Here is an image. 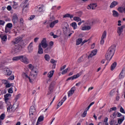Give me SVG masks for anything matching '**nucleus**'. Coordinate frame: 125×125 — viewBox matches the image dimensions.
Segmentation results:
<instances>
[{"mask_svg": "<svg viewBox=\"0 0 125 125\" xmlns=\"http://www.w3.org/2000/svg\"><path fill=\"white\" fill-rule=\"evenodd\" d=\"M116 51V45H112L110 47L105 54V58L107 60V63L105 64L107 65L109 62L111 61V59L113 58L115 52Z\"/></svg>", "mask_w": 125, "mask_h": 125, "instance_id": "obj_1", "label": "nucleus"}, {"mask_svg": "<svg viewBox=\"0 0 125 125\" xmlns=\"http://www.w3.org/2000/svg\"><path fill=\"white\" fill-rule=\"evenodd\" d=\"M21 50V46H20L19 45L17 44L15 45L14 47L12 50V53L13 54H15V53H17L18 52H19L20 50Z\"/></svg>", "mask_w": 125, "mask_h": 125, "instance_id": "obj_2", "label": "nucleus"}, {"mask_svg": "<svg viewBox=\"0 0 125 125\" xmlns=\"http://www.w3.org/2000/svg\"><path fill=\"white\" fill-rule=\"evenodd\" d=\"M62 30L63 34L65 36H68V34H70V28H69V25L67 24V26H64L62 28Z\"/></svg>", "mask_w": 125, "mask_h": 125, "instance_id": "obj_3", "label": "nucleus"}, {"mask_svg": "<svg viewBox=\"0 0 125 125\" xmlns=\"http://www.w3.org/2000/svg\"><path fill=\"white\" fill-rule=\"evenodd\" d=\"M18 20L19 18L17 14L15 13L14 14L12 17V21L14 26H15V24H17V23L18 22Z\"/></svg>", "mask_w": 125, "mask_h": 125, "instance_id": "obj_4", "label": "nucleus"}, {"mask_svg": "<svg viewBox=\"0 0 125 125\" xmlns=\"http://www.w3.org/2000/svg\"><path fill=\"white\" fill-rule=\"evenodd\" d=\"M20 61L24 63V64H29V60L27 59V57L25 55L21 56Z\"/></svg>", "mask_w": 125, "mask_h": 125, "instance_id": "obj_5", "label": "nucleus"}, {"mask_svg": "<svg viewBox=\"0 0 125 125\" xmlns=\"http://www.w3.org/2000/svg\"><path fill=\"white\" fill-rule=\"evenodd\" d=\"M40 44H41L43 48H46V47L48 46V44H47V43L46 42V39L43 38Z\"/></svg>", "mask_w": 125, "mask_h": 125, "instance_id": "obj_6", "label": "nucleus"}, {"mask_svg": "<svg viewBox=\"0 0 125 125\" xmlns=\"http://www.w3.org/2000/svg\"><path fill=\"white\" fill-rule=\"evenodd\" d=\"M125 25H122L121 27H118L117 28V33L119 36H121L122 35V33H123V31H124V29L125 28Z\"/></svg>", "mask_w": 125, "mask_h": 125, "instance_id": "obj_7", "label": "nucleus"}, {"mask_svg": "<svg viewBox=\"0 0 125 125\" xmlns=\"http://www.w3.org/2000/svg\"><path fill=\"white\" fill-rule=\"evenodd\" d=\"M97 7V4L96 3H92L90 4L89 5L87 6V9H95Z\"/></svg>", "mask_w": 125, "mask_h": 125, "instance_id": "obj_8", "label": "nucleus"}, {"mask_svg": "<svg viewBox=\"0 0 125 125\" xmlns=\"http://www.w3.org/2000/svg\"><path fill=\"white\" fill-rule=\"evenodd\" d=\"M76 90V87L74 86L72 87L70 90L69 91L68 93V96L70 97V96H72L73 93H75V91Z\"/></svg>", "mask_w": 125, "mask_h": 125, "instance_id": "obj_9", "label": "nucleus"}, {"mask_svg": "<svg viewBox=\"0 0 125 125\" xmlns=\"http://www.w3.org/2000/svg\"><path fill=\"white\" fill-rule=\"evenodd\" d=\"M35 114H36V108H35V106L32 105L30 107L29 110V114L35 115Z\"/></svg>", "mask_w": 125, "mask_h": 125, "instance_id": "obj_10", "label": "nucleus"}, {"mask_svg": "<svg viewBox=\"0 0 125 125\" xmlns=\"http://www.w3.org/2000/svg\"><path fill=\"white\" fill-rule=\"evenodd\" d=\"M4 99H5V102L6 104H7V103L9 102L8 100H9V99L11 97V94L8 93L6 94L4 96Z\"/></svg>", "mask_w": 125, "mask_h": 125, "instance_id": "obj_11", "label": "nucleus"}, {"mask_svg": "<svg viewBox=\"0 0 125 125\" xmlns=\"http://www.w3.org/2000/svg\"><path fill=\"white\" fill-rule=\"evenodd\" d=\"M21 41H22V38L17 37L14 41H12V42L14 44H17V43H19Z\"/></svg>", "mask_w": 125, "mask_h": 125, "instance_id": "obj_12", "label": "nucleus"}, {"mask_svg": "<svg viewBox=\"0 0 125 125\" xmlns=\"http://www.w3.org/2000/svg\"><path fill=\"white\" fill-rule=\"evenodd\" d=\"M81 76V75H80V74H77L76 75H75L73 76H71L69 78H68L67 79V81H70V80H72L73 81V80H76V79H78V78H79V77H80Z\"/></svg>", "mask_w": 125, "mask_h": 125, "instance_id": "obj_13", "label": "nucleus"}, {"mask_svg": "<svg viewBox=\"0 0 125 125\" xmlns=\"http://www.w3.org/2000/svg\"><path fill=\"white\" fill-rule=\"evenodd\" d=\"M118 4H119V2L113 1L110 4V8H114V7H115V6H117Z\"/></svg>", "mask_w": 125, "mask_h": 125, "instance_id": "obj_14", "label": "nucleus"}, {"mask_svg": "<svg viewBox=\"0 0 125 125\" xmlns=\"http://www.w3.org/2000/svg\"><path fill=\"white\" fill-rule=\"evenodd\" d=\"M59 22V21H58V20L53 21L50 23V28H53V27L55 26V24H57V23H58Z\"/></svg>", "mask_w": 125, "mask_h": 125, "instance_id": "obj_15", "label": "nucleus"}, {"mask_svg": "<svg viewBox=\"0 0 125 125\" xmlns=\"http://www.w3.org/2000/svg\"><path fill=\"white\" fill-rule=\"evenodd\" d=\"M38 47L39 48H38V53H39V54H43V49L42 47V45L41 44H39Z\"/></svg>", "mask_w": 125, "mask_h": 125, "instance_id": "obj_16", "label": "nucleus"}, {"mask_svg": "<svg viewBox=\"0 0 125 125\" xmlns=\"http://www.w3.org/2000/svg\"><path fill=\"white\" fill-rule=\"evenodd\" d=\"M6 105L7 112H10L11 109H12L13 107L10 102H8Z\"/></svg>", "mask_w": 125, "mask_h": 125, "instance_id": "obj_17", "label": "nucleus"}, {"mask_svg": "<svg viewBox=\"0 0 125 125\" xmlns=\"http://www.w3.org/2000/svg\"><path fill=\"white\" fill-rule=\"evenodd\" d=\"M97 53V49H95V50H93L91 54L89 55V56H88V57H93V56H95V55H96Z\"/></svg>", "mask_w": 125, "mask_h": 125, "instance_id": "obj_18", "label": "nucleus"}, {"mask_svg": "<svg viewBox=\"0 0 125 125\" xmlns=\"http://www.w3.org/2000/svg\"><path fill=\"white\" fill-rule=\"evenodd\" d=\"M0 38L3 41V42H6L7 41V36L6 35H3V34L0 35Z\"/></svg>", "mask_w": 125, "mask_h": 125, "instance_id": "obj_19", "label": "nucleus"}, {"mask_svg": "<svg viewBox=\"0 0 125 125\" xmlns=\"http://www.w3.org/2000/svg\"><path fill=\"white\" fill-rule=\"evenodd\" d=\"M117 120L118 124H119V125H122L124 121H125V116L122 115V118H118Z\"/></svg>", "mask_w": 125, "mask_h": 125, "instance_id": "obj_20", "label": "nucleus"}, {"mask_svg": "<svg viewBox=\"0 0 125 125\" xmlns=\"http://www.w3.org/2000/svg\"><path fill=\"white\" fill-rule=\"evenodd\" d=\"M70 18V19H72V18H74V16L73 15H70V14H66L63 15V18Z\"/></svg>", "mask_w": 125, "mask_h": 125, "instance_id": "obj_21", "label": "nucleus"}, {"mask_svg": "<svg viewBox=\"0 0 125 125\" xmlns=\"http://www.w3.org/2000/svg\"><path fill=\"white\" fill-rule=\"evenodd\" d=\"M91 29V27L89 25L85 26L82 27V31H88Z\"/></svg>", "mask_w": 125, "mask_h": 125, "instance_id": "obj_22", "label": "nucleus"}, {"mask_svg": "<svg viewBox=\"0 0 125 125\" xmlns=\"http://www.w3.org/2000/svg\"><path fill=\"white\" fill-rule=\"evenodd\" d=\"M29 52H32L33 51V42H31L27 47Z\"/></svg>", "mask_w": 125, "mask_h": 125, "instance_id": "obj_23", "label": "nucleus"}, {"mask_svg": "<svg viewBox=\"0 0 125 125\" xmlns=\"http://www.w3.org/2000/svg\"><path fill=\"white\" fill-rule=\"evenodd\" d=\"M112 15L113 17H119V13L117 11L114 10L112 11Z\"/></svg>", "mask_w": 125, "mask_h": 125, "instance_id": "obj_24", "label": "nucleus"}, {"mask_svg": "<svg viewBox=\"0 0 125 125\" xmlns=\"http://www.w3.org/2000/svg\"><path fill=\"white\" fill-rule=\"evenodd\" d=\"M70 26L71 27H73L74 30H76L77 28L78 27V25H77V22H73L71 24H70Z\"/></svg>", "mask_w": 125, "mask_h": 125, "instance_id": "obj_25", "label": "nucleus"}, {"mask_svg": "<svg viewBox=\"0 0 125 125\" xmlns=\"http://www.w3.org/2000/svg\"><path fill=\"white\" fill-rule=\"evenodd\" d=\"M50 50H51V47L48 46L45 49L44 52H45V53H49V52H50Z\"/></svg>", "mask_w": 125, "mask_h": 125, "instance_id": "obj_26", "label": "nucleus"}, {"mask_svg": "<svg viewBox=\"0 0 125 125\" xmlns=\"http://www.w3.org/2000/svg\"><path fill=\"white\" fill-rule=\"evenodd\" d=\"M83 42V39L79 38L76 41V45H79V44H81Z\"/></svg>", "mask_w": 125, "mask_h": 125, "instance_id": "obj_27", "label": "nucleus"}, {"mask_svg": "<svg viewBox=\"0 0 125 125\" xmlns=\"http://www.w3.org/2000/svg\"><path fill=\"white\" fill-rule=\"evenodd\" d=\"M55 71L52 70H51L48 73V78H51L53 76V74H54Z\"/></svg>", "mask_w": 125, "mask_h": 125, "instance_id": "obj_28", "label": "nucleus"}, {"mask_svg": "<svg viewBox=\"0 0 125 125\" xmlns=\"http://www.w3.org/2000/svg\"><path fill=\"white\" fill-rule=\"evenodd\" d=\"M117 66V62H114L111 66V70L113 71V70L116 68Z\"/></svg>", "mask_w": 125, "mask_h": 125, "instance_id": "obj_29", "label": "nucleus"}, {"mask_svg": "<svg viewBox=\"0 0 125 125\" xmlns=\"http://www.w3.org/2000/svg\"><path fill=\"white\" fill-rule=\"evenodd\" d=\"M118 11L120 13H123V12H124V7H119L118 8Z\"/></svg>", "mask_w": 125, "mask_h": 125, "instance_id": "obj_30", "label": "nucleus"}, {"mask_svg": "<svg viewBox=\"0 0 125 125\" xmlns=\"http://www.w3.org/2000/svg\"><path fill=\"white\" fill-rule=\"evenodd\" d=\"M12 27H13V25L11 23H8L5 26L6 28H8V29H11V28H12Z\"/></svg>", "mask_w": 125, "mask_h": 125, "instance_id": "obj_31", "label": "nucleus"}, {"mask_svg": "<svg viewBox=\"0 0 125 125\" xmlns=\"http://www.w3.org/2000/svg\"><path fill=\"white\" fill-rule=\"evenodd\" d=\"M12 73V72L10 71L9 69L7 68L6 70V74L7 76H10V75H11Z\"/></svg>", "mask_w": 125, "mask_h": 125, "instance_id": "obj_32", "label": "nucleus"}, {"mask_svg": "<svg viewBox=\"0 0 125 125\" xmlns=\"http://www.w3.org/2000/svg\"><path fill=\"white\" fill-rule=\"evenodd\" d=\"M20 59H21V56L13 57L12 59L13 61H18V60H20Z\"/></svg>", "mask_w": 125, "mask_h": 125, "instance_id": "obj_33", "label": "nucleus"}, {"mask_svg": "<svg viewBox=\"0 0 125 125\" xmlns=\"http://www.w3.org/2000/svg\"><path fill=\"white\" fill-rule=\"evenodd\" d=\"M73 20L76 22H80V21H81V19L79 17H74L73 18Z\"/></svg>", "mask_w": 125, "mask_h": 125, "instance_id": "obj_34", "label": "nucleus"}, {"mask_svg": "<svg viewBox=\"0 0 125 125\" xmlns=\"http://www.w3.org/2000/svg\"><path fill=\"white\" fill-rule=\"evenodd\" d=\"M44 119V117L42 115H41L38 119V122H42Z\"/></svg>", "mask_w": 125, "mask_h": 125, "instance_id": "obj_35", "label": "nucleus"}, {"mask_svg": "<svg viewBox=\"0 0 125 125\" xmlns=\"http://www.w3.org/2000/svg\"><path fill=\"white\" fill-rule=\"evenodd\" d=\"M44 59L46 61H49L50 60V57L48 55L46 54L44 56Z\"/></svg>", "mask_w": 125, "mask_h": 125, "instance_id": "obj_36", "label": "nucleus"}, {"mask_svg": "<svg viewBox=\"0 0 125 125\" xmlns=\"http://www.w3.org/2000/svg\"><path fill=\"white\" fill-rule=\"evenodd\" d=\"M106 36H107V32L106 31H104L103 33L101 39H105L106 38Z\"/></svg>", "mask_w": 125, "mask_h": 125, "instance_id": "obj_37", "label": "nucleus"}, {"mask_svg": "<svg viewBox=\"0 0 125 125\" xmlns=\"http://www.w3.org/2000/svg\"><path fill=\"white\" fill-rule=\"evenodd\" d=\"M123 74H124V71L123 70H122L120 73V74H119V79H124V76Z\"/></svg>", "mask_w": 125, "mask_h": 125, "instance_id": "obj_38", "label": "nucleus"}, {"mask_svg": "<svg viewBox=\"0 0 125 125\" xmlns=\"http://www.w3.org/2000/svg\"><path fill=\"white\" fill-rule=\"evenodd\" d=\"M111 118H112V119H115L117 117V112H114L112 115L110 116Z\"/></svg>", "mask_w": 125, "mask_h": 125, "instance_id": "obj_39", "label": "nucleus"}, {"mask_svg": "<svg viewBox=\"0 0 125 125\" xmlns=\"http://www.w3.org/2000/svg\"><path fill=\"white\" fill-rule=\"evenodd\" d=\"M76 15H77V16H79V17H81V16L83 15V12L82 11L77 12L76 13Z\"/></svg>", "mask_w": 125, "mask_h": 125, "instance_id": "obj_40", "label": "nucleus"}, {"mask_svg": "<svg viewBox=\"0 0 125 125\" xmlns=\"http://www.w3.org/2000/svg\"><path fill=\"white\" fill-rule=\"evenodd\" d=\"M83 56H82L81 57L79 58L78 60V62L79 63H81V62H83Z\"/></svg>", "mask_w": 125, "mask_h": 125, "instance_id": "obj_41", "label": "nucleus"}, {"mask_svg": "<svg viewBox=\"0 0 125 125\" xmlns=\"http://www.w3.org/2000/svg\"><path fill=\"white\" fill-rule=\"evenodd\" d=\"M42 7H43L42 6H38V8L39 9H38L39 12H42Z\"/></svg>", "mask_w": 125, "mask_h": 125, "instance_id": "obj_42", "label": "nucleus"}, {"mask_svg": "<svg viewBox=\"0 0 125 125\" xmlns=\"http://www.w3.org/2000/svg\"><path fill=\"white\" fill-rule=\"evenodd\" d=\"M87 112L86 110H85L83 113L82 114V117L83 118H84V117H86V114H87Z\"/></svg>", "mask_w": 125, "mask_h": 125, "instance_id": "obj_43", "label": "nucleus"}, {"mask_svg": "<svg viewBox=\"0 0 125 125\" xmlns=\"http://www.w3.org/2000/svg\"><path fill=\"white\" fill-rule=\"evenodd\" d=\"M20 24L21 25H23V24H24V20L22 18H21L20 20Z\"/></svg>", "mask_w": 125, "mask_h": 125, "instance_id": "obj_44", "label": "nucleus"}, {"mask_svg": "<svg viewBox=\"0 0 125 125\" xmlns=\"http://www.w3.org/2000/svg\"><path fill=\"white\" fill-rule=\"evenodd\" d=\"M50 62L51 63H52V64H56V63H57V61L56 60H54V59H51L50 60Z\"/></svg>", "mask_w": 125, "mask_h": 125, "instance_id": "obj_45", "label": "nucleus"}, {"mask_svg": "<svg viewBox=\"0 0 125 125\" xmlns=\"http://www.w3.org/2000/svg\"><path fill=\"white\" fill-rule=\"evenodd\" d=\"M13 88L12 87L10 88L9 89H8V93H13Z\"/></svg>", "mask_w": 125, "mask_h": 125, "instance_id": "obj_46", "label": "nucleus"}, {"mask_svg": "<svg viewBox=\"0 0 125 125\" xmlns=\"http://www.w3.org/2000/svg\"><path fill=\"white\" fill-rule=\"evenodd\" d=\"M116 110H117V107H111L110 109L109 113H111V112H112V111H116Z\"/></svg>", "mask_w": 125, "mask_h": 125, "instance_id": "obj_47", "label": "nucleus"}, {"mask_svg": "<svg viewBox=\"0 0 125 125\" xmlns=\"http://www.w3.org/2000/svg\"><path fill=\"white\" fill-rule=\"evenodd\" d=\"M66 100H67V97L66 96H64L62 98V99L61 100V102H62V104H63L64 103V102H65V101H66Z\"/></svg>", "mask_w": 125, "mask_h": 125, "instance_id": "obj_48", "label": "nucleus"}, {"mask_svg": "<svg viewBox=\"0 0 125 125\" xmlns=\"http://www.w3.org/2000/svg\"><path fill=\"white\" fill-rule=\"evenodd\" d=\"M14 80V76H11L8 78V81H13Z\"/></svg>", "mask_w": 125, "mask_h": 125, "instance_id": "obj_49", "label": "nucleus"}, {"mask_svg": "<svg viewBox=\"0 0 125 125\" xmlns=\"http://www.w3.org/2000/svg\"><path fill=\"white\" fill-rule=\"evenodd\" d=\"M68 71V68L65 69L62 72V75H64Z\"/></svg>", "mask_w": 125, "mask_h": 125, "instance_id": "obj_50", "label": "nucleus"}, {"mask_svg": "<svg viewBox=\"0 0 125 125\" xmlns=\"http://www.w3.org/2000/svg\"><path fill=\"white\" fill-rule=\"evenodd\" d=\"M5 24V21H4L0 20V25L3 26Z\"/></svg>", "mask_w": 125, "mask_h": 125, "instance_id": "obj_51", "label": "nucleus"}, {"mask_svg": "<svg viewBox=\"0 0 125 125\" xmlns=\"http://www.w3.org/2000/svg\"><path fill=\"white\" fill-rule=\"evenodd\" d=\"M120 112H121V113H123V114H125V109H124V108H123V107H121L120 108Z\"/></svg>", "mask_w": 125, "mask_h": 125, "instance_id": "obj_52", "label": "nucleus"}, {"mask_svg": "<svg viewBox=\"0 0 125 125\" xmlns=\"http://www.w3.org/2000/svg\"><path fill=\"white\" fill-rule=\"evenodd\" d=\"M21 94H19L18 95H17L16 97H15V99L16 100V101H17V100H18L19 99V98H20L21 96Z\"/></svg>", "mask_w": 125, "mask_h": 125, "instance_id": "obj_53", "label": "nucleus"}, {"mask_svg": "<svg viewBox=\"0 0 125 125\" xmlns=\"http://www.w3.org/2000/svg\"><path fill=\"white\" fill-rule=\"evenodd\" d=\"M49 91L47 93V95H49V94H51V92H52V88L49 87Z\"/></svg>", "mask_w": 125, "mask_h": 125, "instance_id": "obj_54", "label": "nucleus"}, {"mask_svg": "<svg viewBox=\"0 0 125 125\" xmlns=\"http://www.w3.org/2000/svg\"><path fill=\"white\" fill-rule=\"evenodd\" d=\"M53 20H55V18H54V17H53V16L50 17L49 21H53Z\"/></svg>", "mask_w": 125, "mask_h": 125, "instance_id": "obj_55", "label": "nucleus"}, {"mask_svg": "<svg viewBox=\"0 0 125 125\" xmlns=\"http://www.w3.org/2000/svg\"><path fill=\"white\" fill-rule=\"evenodd\" d=\"M62 105H63V102H59L58 104V105H57V106L58 107H60L61 106H62Z\"/></svg>", "mask_w": 125, "mask_h": 125, "instance_id": "obj_56", "label": "nucleus"}, {"mask_svg": "<svg viewBox=\"0 0 125 125\" xmlns=\"http://www.w3.org/2000/svg\"><path fill=\"white\" fill-rule=\"evenodd\" d=\"M3 108V104L2 103V102H0V109H2Z\"/></svg>", "mask_w": 125, "mask_h": 125, "instance_id": "obj_57", "label": "nucleus"}, {"mask_svg": "<svg viewBox=\"0 0 125 125\" xmlns=\"http://www.w3.org/2000/svg\"><path fill=\"white\" fill-rule=\"evenodd\" d=\"M12 84H10L9 83H8L6 84L5 85V87H6L7 88L8 87H10V86H11Z\"/></svg>", "mask_w": 125, "mask_h": 125, "instance_id": "obj_58", "label": "nucleus"}, {"mask_svg": "<svg viewBox=\"0 0 125 125\" xmlns=\"http://www.w3.org/2000/svg\"><path fill=\"white\" fill-rule=\"evenodd\" d=\"M116 115H117L118 118H120V117H122V116H123L120 112L116 113Z\"/></svg>", "mask_w": 125, "mask_h": 125, "instance_id": "obj_59", "label": "nucleus"}, {"mask_svg": "<svg viewBox=\"0 0 125 125\" xmlns=\"http://www.w3.org/2000/svg\"><path fill=\"white\" fill-rule=\"evenodd\" d=\"M8 82H7V80H3L2 81V83H4V84H7Z\"/></svg>", "mask_w": 125, "mask_h": 125, "instance_id": "obj_60", "label": "nucleus"}, {"mask_svg": "<svg viewBox=\"0 0 125 125\" xmlns=\"http://www.w3.org/2000/svg\"><path fill=\"white\" fill-rule=\"evenodd\" d=\"M9 29H8L7 28V27H6V26H5V33H6V34H7V33H9Z\"/></svg>", "mask_w": 125, "mask_h": 125, "instance_id": "obj_61", "label": "nucleus"}, {"mask_svg": "<svg viewBox=\"0 0 125 125\" xmlns=\"http://www.w3.org/2000/svg\"><path fill=\"white\" fill-rule=\"evenodd\" d=\"M7 10H8L9 11H10V10H11V9H12L11 6L8 5V6L7 7Z\"/></svg>", "mask_w": 125, "mask_h": 125, "instance_id": "obj_62", "label": "nucleus"}, {"mask_svg": "<svg viewBox=\"0 0 125 125\" xmlns=\"http://www.w3.org/2000/svg\"><path fill=\"white\" fill-rule=\"evenodd\" d=\"M35 18V15H32L30 17L29 20H33Z\"/></svg>", "mask_w": 125, "mask_h": 125, "instance_id": "obj_63", "label": "nucleus"}, {"mask_svg": "<svg viewBox=\"0 0 125 125\" xmlns=\"http://www.w3.org/2000/svg\"><path fill=\"white\" fill-rule=\"evenodd\" d=\"M114 123H115V121H114V120H111V121L109 122V125H114Z\"/></svg>", "mask_w": 125, "mask_h": 125, "instance_id": "obj_64", "label": "nucleus"}]
</instances>
